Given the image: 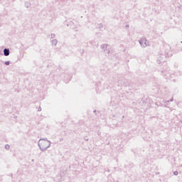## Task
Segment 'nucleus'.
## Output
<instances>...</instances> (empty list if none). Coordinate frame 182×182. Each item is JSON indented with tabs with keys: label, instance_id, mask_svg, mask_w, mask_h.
I'll return each instance as SVG.
<instances>
[{
	"label": "nucleus",
	"instance_id": "nucleus-4",
	"mask_svg": "<svg viewBox=\"0 0 182 182\" xmlns=\"http://www.w3.org/2000/svg\"><path fill=\"white\" fill-rule=\"evenodd\" d=\"M5 65H9V61L5 62Z\"/></svg>",
	"mask_w": 182,
	"mask_h": 182
},
{
	"label": "nucleus",
	"instance_id": "nucleus-3",
	"mask_svg": "<svg viewBox=\"0 0 182 182\" xmlns=\"http://www.w3.org/2000/svg\"><path fill=\"white\" fill-rule=\"evenodd\" d=\"M4 56H9V49L5 48L4 50Z\"/></svg>",
	"mask_w": 182,
	"mask_h": 182
},
{
	"label": "nucleus",
	"instance_id": "nucleus-2",
	"mask_svg": "<svg viewBox=\"0 0 182 182\" xmlns=\"http://www.w3.org/2000/svg\"><path fill=\"white\" fill-rule=\"evenodd\" d=\"M140 45L141 46H147L149 45V41L146 39V38H142L139 41Z\"/></svg>",
	"mask_w": 182,
	"mask_h": 182
},
{
	"label": "nucleus",
	"instance_id": "nucleus-1",
	"mask_svg": "<svg viewBox=\"0 0 182 182\" xmlns=\"http://www.w3.org/2000/svg\"><path fill=\"white\" fill-rule=\"evenodd\" d=\"M38 146L41 150H46L50 146V142L46 139H40Z\"/></svg>",
	"mask_w": 182,
	"mask_h": 182
}]
</instances>
